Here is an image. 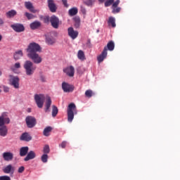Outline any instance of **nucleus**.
Instances as JSON below:
<instances>
[{"label":"nucleus","mask_w":180,"mask_h":180,"mask_svg":"<svg viewBox=\"0 0 180 180\" xmlns=\"http://www.w3.org/2000/svg\"><path fill=\"white\" fill-rule=\"evenodd\" d=\"M23 68L26 75H27V77H32V75L34 74V71H36L37 68L33 62L30 60H25L23 64Z\"/></svg>","instance_id":"f257e3e1"},{"label":"nucleus","mask_w":180,"mask_h":180,"mask_svg":"<svg viewBox=\"0 0 180 180\" xmlns=\"http://www.w3.org/2000/svg\"><path fill=\"white\" fill-rule=\"evenodd\" d=\"M26 51L27 53V56L41 53V46L36 42H31L29 44Z\"/></svg>","instance_id":"f03ea898"},{"label":"nucleus","mask_w":180,"mask_h":180,"mask_svg":"<svg viewBox=\"0 0 180 180\" xmlns=\"http://www.w3.org/2000/svg\"><path fill=\"white\" fill-rule=\"evenodd\" d=\"M77 106L75 103H71L68 107V122L71 123L74 120V115H77Z\"/></svg>","instance_id":"7ed1b4c3"},{"label":"nucleus","mask_w":180,"mask_h":180,"mask_svg":"<svg viewBox=\"0 0 180 180\" xmlns=\"http://www.w3.org/2000/svg\"><path fill=\"white\" fill-rule=\"evenodd\" d=\"M34 101L38 108L41 109V108H43V105H44V101H46V96H44V94H35Z\"/></svg>","instance_id":"20e7f679"},{"label":"nucleus","mask_w":180,"mask_h":180,"mask_svg":"<svg viewBox=\"0 0 180 180\" xmlns=\"http://www.w3.org/2000/svg\"><path fill=\"white\" fill-rule=\"evenodd\" d=\"M20 79L18 76H13L12 75H9V83L10 85L13 86L15 89H18L19 88V82Z\"/></svg>","instance_id":"39448f33"},{"label":"nucleus","mask_w":180,"mask_h":180,"mask_svg":"<svg viewBox=\"0 0 180 180\" xmlns=\"http://www.w3.org/2000/svg\"><path fill=\"white\" fill-rule=\"evenodd\" d=\"M28 58L32 60L34 64H40L43 61V58L39 53H32L31 55H27Z\"/></svg>","instance_id":"423d86ee"},{"label":"nucleus","mask_w":180,"mask_h":180,"mask_svg":"<svg viewBox=\"0 0 180 180\" xmlns=\"http://www.w3.org/2000/svg\"><path fill=\"white\" fill-rule=\"evenodd\" d=\"M50 22L53 29H58L60 25H61V21H60V19L56 15L50 17Z\"/></svg>","instance_id":"0eeeda50"},{"label":"nucleus","mask_w":180,"mask_h":180,"mask_svg":"<svg viewBox=\"0 0 180 180\" xmlns=\"http://www.w3.org/2000/svg\"><path fill=\"white\" fill-rule=\"evenodd\" d=\"M25 122L29 129H33L36 126V118L33 116H27L25 118Z\"/></svg>","instance_id":"6e6552de"},{"label":"nucleus","mask_w":180,"mask_h":180,"mask_svg":"<svg viewBox=\"0 0 180 180\" xmlns=\"http://www.w3.org/2000/svg\"><path fill=\"white\" fill-rule=\"evenodd\" d=\"M11 120L8 117L6 112H3L0 116V127L5 126V124H9Z\"/></svg>","instance_id":"1a4fd4ad"},{"label":"nucleus","mask_w":180,"mask_h":180,"mask_svg":"<svg viewBox=\"0 0 180 180\" xmlns=\"http://www.w3.org/2000/svg\"><path fill=\"white\" fill-rule=\"evenodd\" d=\"M68 34L72 39L75 40L78 37V31L74 30L72 27H70L68 29Z\"/></svg>","instance_id":"9d476101"},{"label":"nucleus","mask_w":180,"mask_h":180,"mask_svg":"<svg viewBox=\"0 0 180 180\" xmlns=\"http://www.w3.org/2000/svg\"><path fill=\"white\" fill-rule=\"evenodd\" d=\"M62 89L64 92H72L74 91V85L64 82L62 83Z\"/></svg>","instance_id":"9b49d317"},{"label":"nucleus","mask_w":180,"mask_h":180,"mask_svg":"<svg viewBox=\"0 0 180 180\" xmlns=\"http://www.w3.org/2000/svg\"><path fill=\"white\" fill-rule=\"evenodd\" d=\"M11 27L17 33L25 32V26H23L22 24H13L11 25Z\"/></svg>","instance_id":"f8f14e48"},{"label":"nucleus","mask_w":180,"mask_h":180,"mask_svg":"<svg viewBox=\"0 0 180 180\" xmlns=\"http://www.w3.org/2000/svg\"><path fill=\"white\" fill-rule=\"evenodd\" d=\"M25 7L26 8V9H28L29 11L32 12V13H36L37 12H39V11L34 8V6H33V4H32V2L30 1H25Z\"/></svg>","instance_id":"ddd939ff"},{"label":"nucleus","mask_w":180,"mask_h":180,"mask_svg":"<svg viewBox=\"0 0 180 180\" xmlns=\"http://www.w3.org/2000/svg\"><path fill=\"white\" fill-rule=\"evenodd\" d=\"M106 57H108V49L106 47H104V49L102 51L101 54H100L97 57L98 62L102 63V61H103V60H105V58H106Z\"/></svg>","instance_id":"4468645a"},{"label":"nucleus","mask_w":180,"mask_h":180,"mask_svg":"<svg viewBox=\"0 0 180 180\" xmlns=\"http://www.w3.org/2000/svg\"><path fill=\"white\" fill-rule=\"evenodd\" d=\"M64 72L68 75V77H73L75 74V69L74 66H69L63 70Z\"/></svg>","instance_id":"2eb2a0df"},{"label":"nucleus","mask_w":180,"mask_h":180,"mask_svg":"<svg viewBox=\"0 0 180 180\" xmlns=\"http://www.w3.org/2000/svg\"><path fill=\"white\" fill-rule=\"evenodd\" d=\"M2 155L4 161H12L13 160V153L11 152H4Z\"/></svg>","instance_id":"dca6fc26"},{"label":"nucleus","mask_w":180,"mask_h":180,"mask_svg":"<svg viewBox=\"0 0 180 180\" xmlns=\"http://www.w3.org/2000/svg\"><path fill=\"white\" fill-rule=\"evenodd\" d=\"M4 174H13L15 172V167L12 165H8L3 169Z\"/></svg>","instance_id":"f3484780"},{"label":"nucleus","mask_w":180,"mask_h":180,"mask_svg":"<svg viewBox=\"0 0 180 180\" xmlns=\"http://www.w3.org/2000/svg\"><path fill=\"white\" fill-rule=\"evenodd\" d=\"M20 140L21 141L29 142L32 140V136H30V134H29V133L25 132V133L22 134V135L20 136Z\"/></svg>","instance_id":"a211bd4d"},{"label":"nucleus","mask_w":180,"mask_h":180,"mask_svg":"<svg viewBox=\"0 0 180 180\" xmlns=\"http://www.w3.org/2000/svg\"><path fill=\"white\" fill-rule=\"evenodd\" d=\"M48 6L51 12H56L57 11V6L54 4V0H48Z\"/></svg>","instance_id":"6ab92c4d"},{"label":"nucleus","mask_w":180,"mask_h":180,"mask_svg":"<svg viewBox=\"0 0 180 180\" xmlns=\"http://www.w3.org/2000/svg\"><path fill=\"white\" fill-rule=\"evenodd\" d=\"M34 158H36V153L33 150H30L24 158V161H30V160H34Z\"/></svg>","instance_id":"aec40b11"},{"label":"nucleus","mask_w":180,"mask_h":180,"mask_svg":"<svg viewBox=\"0 0 180 180\" xmlns=\"http://www.w3.org/2000/svg\"><path fill=\"white\" fill-rule=\"evenodd\" d=\"M22 57H23V51H22V50L17 51L14 53L13 58L15 61L20 60Z\"/></svg>","instance_id":"412c9836"},{"label":"nucleus","mask_w":180,"mask_h":180,"mask_svg":"<svg viewBox=\"0 0 180 180\" xmlns=\"http://www.w3.org/2000/svg\"><path fill=\"white\" fill-rule=\"evenodd\" d=\"M50 106H51V98L46 96L45 112H50Z\"/></svg>","instance_id":"4be33fe9"},{"label":"nucleus","mask_w":180,"mask_h":180,"mask_svg":"<svg viewBox=\"0 0 180 180\" xmlns=\"http://www.w3.org/2000/svg\"><path fill=\"white\" fill-rule=\"evenodd\" d=\"M27 153H29V147L28 146H24L20 148V157H25V155H27Z\"/></svg>","instance_id":"5701e85b"},{"label":"nucleus","mask_w":180,"mask_h":180,"mask_svg":"<svg viewBox=\"0 0 180 180\" xmlns=\"http://www.w3.org/2000/svg\"><path fill=\"white\" fill-rule=\"evenodd\" d=\"M30 28L32 29V30H34L36 29H39V27H40L41 26V23L40 22V21H34L33 22H32L30 25Z\"/></svg>","instance_id":"b1692460"},{"label":"nucleus","mask_w":180,"mask_h":180,"mask_svg":"<svg viewBox=\"0 0 180 180\" xmlns=\"http://www.w3.org/2000/svg\"><path fill=\"white\" fill-rule=\"evenodd\" d=\"M8 134V127L6 126H1L0 127V136L2 137L6 136Z\"/></svg>","instance_id":"393cba45"},{"label":"nucleus","mask_w":180,"mask_h":180,"mask_svg":"<svg viewBox=\"0 0 180 180\" xmlns=\"http://www.w3.org/2000/svg\"><path fill=\"white\" fill-rule=\"evenodd\" d=\"M105 47H106L107 51L109 50L110 51H113V50H115V42H113V41H110Z\"/></svg>","instance_id":"a878e982"},{"label":"nucleus","mask_w":180,"mask_h":180,"mask_svg":"<svg viewBox=\"0 0 180 180\" xmlns=\"http://www.w3.org/2000/svg\"><path fill=\"white\" fill-rule=\"evenodd\" d=\"M78 13V8L73 7L70 8L68 11L69 16H75Z\"/></svg>","instance_id":"bb28decb"},{"label":"nucleus","mask_w":180,"mask_h":180,"mask_svg":"<svg viewBox=\"0 0 180 180\" xmlns=\"http://www.w3.org/2000/svg\"><path fill=\"white\" fill-rule=\"evenodd\" d=\"M46 43L48 44L49 46H51L56 43V39L52 37H47L46 38Z\"/></svg>","instance_id":"cd10ccee"},{"label":"nucleus","mask_w":180,"mask_h":180,"mask_svg":"<svg viewBox=\"0 0 180 180\" xmlns=\"http://www.w3.org/2000/svg\"><path fill=\"white\" fill-rule=\"evenodd\" d=\"M77 58H79V60H81L82 61H84V60H85V53L82 50H79L78 51Z\"/></svg>","instance_id":"c85d7f7f"},{"label":"nucleus","mask_w":180,"mask_h":180,"mask_svg":"<svg viewBox=\"0 0 180 180\" xmlns=\"http://www.w3.org/2000/svg\"><path fill=\"white\" fill-rule=\"evenodd\" d=\"M20 63L17 62L11 68V70H13V72H15L17 70H19V68H20Z\"/></svg>","instance_id":"c756f323"},{"label":"nucleus","mask_w":180,"mask_h":180,"mask_svg":"<svg viewBox=\"0 0 180 180\" xmlns=\"http://www.w3.org/2000/svg\"><path fill=\"white\" fill-rule=\"evenodd\" d=\"M18 13L15 10H11L8 12L6 13L7 18H13L14 16H16V14Z\"/></svg>","instance_id":"7c9ffc66"},{"label":"nucleus","mask_w":180,"mask_h":180,"mask_svg":"<svg viewBox=\"0 0 180 180\" xmlns=\"http://www.w3.org/2000/svg\"><path fill=\"white\" fill-rule=\"evenodd\" d=\"M116 20L113 17H110L108 20V24L111 25L112 27H116Z\"/></svg>","instance_id":"2f4dec72"},{"label":"nucleus","mask_w":180,"mask_h":180,"mask_svg":"<svg viewBox=\"0 0 180 180\" xmlns=\"http://www.w3.org/2000/svg\"><path fill=\"white\" fill-rule=\"evenodd\" d=\"M39 19L43 20L44 23H49L50 22V17L49 15L43 16L40 15Z\"/></svg>","instance_id":"473e14b6"},{"label":"nucleus","mask_w":180,"mask_h":180,"mask_svg":"<svg viewBox=\"0 0 180 180\" xmlns=\"http://www.w3.org/2000/svg\"><path fill=\"white\" fill-rule=\"evenodd\" d=\"M58 113V108H57V106L53 105L52 106V116L53 117H56Z\"/></svg>","instance_id":"72a5a7b5"},{"label":"nucleus","mask_w":180,"mask_h":180,"mask_svg":"<svg viewBox=\"0 0 180 180\" xmlns=\"http://www.w3.org/2000/svg\"><path fill=\"white\" fill-rule=\"evenodd\" d=\"M94 95V91H92V90L91 89L86 90L85 91V96H86V98H92Z\"/></svg>","instance_id":"f704fd0d"},{"label":"nucleus","mask_w":180,"mask_h":180,"mask_svg":"<svg viewBox=\"0 0 180 180\" xmlns=\"http://www.w3.org/2000/svg\"><path fill=\"white\" fill-rule=\"evenodd\" d=\"M50 131H51V127H48L44 129V136L46 137L49 136Z\"/></svg>","instance_id":"c9c22d12"},{"label":"nucleus","mask_w":180,"mask_h":180,"mask_svg":"<svg viewBox=\"0 0 180 180\" xmlns=\"http://www.w3.org/2000/svg\"><path fill=\"white\" fill-rule=\"evenodd\" d=\"M74 20H75V26L76 27H79V25H80V23H81V19H79V17H75V18H74Z\"/></svg>","instance_id":"e433bc0d"},{"label":"nucleus","mask_w":180,"mask_h":180,"mask_svg":"<svg viewBox=\"0 0 180 180\" xmlns=\"http://www.w3.org/2000/svg\"><path fill=\"white\" fill-rule=\"evenodd\" d=\"M41 160L42 162H44V163L47 162V161L49 160V155H47V154L42 155V156L41 157Z\"/></svg>","instance_id":"4c0bfd02"},{"label":"nucleus","mask_w":180,"mask_h":180,"mask_svg":"<svg viewBox=\"0 0 180 180\" xmlns=\"http://www.w3.org/2000/svg\"><path fill=\"white\" fill-rule=\"evenodd\" d=\"M25 15L26 16V18L30 20V19H34V16L33 15V14L30 13H27L26 12L25 13Z\"/></svg>","instance_id":"58836bf2"},{"label":"nucleus","mask_w":180,"mask_h":180,"mask_svg":"<svg viewBox=\"0 0 180 180\" xmlns=\"http://www.w3.org/2000/svg\"><path fill=\"white\" fill-rule=\"evenodd\" d=\"M44 154H49V153H50V146H49V145H46L44 147V150H43Z\"/></svg>","instance_id":"ea45409f"},{"label":"nucleus","mask_w":180,"mask_h":180,"mask_svg":"<svg viewBox=\"0 0 180 180\" xmlns=\"http://www.w3.org/2000/svg\"><path fill=\"white\" fill-rule=\"evenodd\" d=\"M113 2H115V0H107L105 2V7L110 6V5L113 4Z\"/></svg>","instance_id":"a19ab883"},{"label":"nucleus","mask_w":180,"mask_h":180,"mask_svg":"<svg viewBox=\"0 0 180 180\" xmlns=\"http://www.w3.org/2000/svg\"><path fill=\"white\" fill-rule=\"evenodd\" d=\"M120 7L112 8V13H119L120 12Z\"/></svg>","instance_id":"79ce46f5"},{"label":"nucleus","mask_w":180,"mask_h":180,"mask_svg":"<svg viewBox=\"0 0 180 180\" xmlns=\"http://www.w3.org/2000/svg\"><path fill=\"white\" fill-rule=\"evenodd\" d=\"M119 4H120V0H117L114 3H112V8H116L117 6H119Z\"/></svg>","instance_id":"37998d69"},{"label":"nucleus","mask_w":180,"mask_h":180,"mask_svg":"<svg viewBox=\"0 0 180 180\" xmlns=\"http://www.w3.org/2000/svg\"><path fill=\"white\" fill-rule=\"evenodd\" d=\"M0 180H11V177L8 176H1Z\"/></svg>","instance_id":"c03bdc74"},{"label":"nucleus","mask_w":180,"mask_h":180,"mask_svg":"<svg viewBox=\"0 0 180 180\" xmlns=\"http://www.w3.org/2000/svg\"><path fill=\"white\" fill-rule=\"evenodd\" d=\"M59 146L61 148H65L67 146V141H63Z\"/></svg>","instance_id":"a18cd8bd"},{"label":"nucleus","mask_w":180,"mask_h":180,"mask_svg":"<svg viewBox=\"0 0 180 180\" xmlns=\"http://www.w3.org/2000/svg\"><path fill=\"white\" fill-rule=\"evenodd\" d=\"M84 4L87 5V6H91V5H92V0H86Z\"/></svg>","instance_id":"49530a36"},{"label":"nucleus","mask_w":180,"mask_h":180,"mask_svg":"<svg viewBox=\"0 0 180 180\" xmlns=\"http://www.w3.org/2000/svg\"><path fill=\"white\" fill-rule=\"evenodd\" d=\"M23 171H25V167L21 166L18 168V172L19 174H22V172H23Z\"/></svg>","instance_id":"de8ad7c7"},{"label":"nucleus","mask_w":180,"mask_h":180,"mask_svg":"<svg viewBox=\"0 0 180 180\" xmlns=\"http://www.w3.org/2000/svg\"><path fill=\"white\" fill-rule=\"evenodd\" d=\"M62 2L65 8H68V1L67 0H62Z\"/></svg>","instance_id":"09e8293b"},{"label":"nucleus","mask_w":180,"mask_h":180,"mask_svg":"<svg viewBox=\"0 0 180 180\" xmlns=\"http://www.w3.org/2000/svg\"><path fill=\"white\" fill-rule=\"evenodd\" d=\"M3 89H4V92H9V87H8L6 86H4Z\"/></svg>","instance_id":"8fccbe9b"},{"label":"nucleus","mask_w":180,"mask_h":180,"mask_svg":"<svg viewBox=\"0 0 180 180\" xmlns=\"http://www.w3.org/2000/svg\"><path fill=\"white\" fill-rule=\"evenodd\" d=\"M81 11H82V13H84V14L86 13V10L85 9V8L81 7Z\"/></svg>","instance_id":"3c124183"},{"label":"nucleus","mask_w":180,"mask_h":180,"mask_svg":"<svg viewBox=\"0 0 180 180\" xmlns=\"http://www.w3.org/2000/svg\"><path fill=\"white\" fill-rule=\"evenodd\" d=\"M86 46H87L88 47H91V40H89V41H87Z\"/></svg>","instance_id":"603ef678"},{"label":"nucleus","mask_w":180,"mask_h":180,"mask_svg":"<svg viewBox=\"0 0 180 180\" xmlns=\"http://www.w3.org/2000/svg\"><path fill=\"white\" fill-rule=\"evenodd\" d=\"M0 25H4V20L2 19H0Z\"/></svg>","instance_id":"864d4df0"},{"label":"nucleus","mask_w":180,"mask_h":180,"mask_svg":"<svg viewBox=\"0 0 180 180\" xmlns=\"http://www.w3.org/2000/svg\"><path fill=\"white\" fill-rule=\"evenodd\" d=\"M0 41H2V35L0 34Z\"/></svg>","instance_id":"5fc2aeb1"},{"label":"nucleus","mask_w":180,"mask_h":180,"mask_svg":"<svg viewBox=\"0 0 180 180\" xmlns=\"http://www.w3.org/2000/svg\"><path fill=\"white\" fill-rule=\"evenodd\" d=\"M2 75V71L0 70V77Z\"/></svg>","instance_id":"6e6d98bb"},{"label":"nucleus","mask_w":180,"mask_h":180,"mask_svg":"<svg viewBox=\"0 0 180 180\" xmlns=\"http://www.w3.org/2000/svg\"><path fill=\"white\" fill-rule=\"evenodd\" d=\"M105 0H99L100 2H103Z\"/></svg>","instance_id":"4d7b16f0"},{"label":"nucleus","mask_w":180,"mask_h":180,"mask_svg":"<svg viewBox=\"0 0 180 180\" xmlns=\"http://www.w3.org/2000/svg\"><path fill=\"white\" fill-rule=\"evenodd\" d=\"M0 92H1V90L0 89Z\"/></svg>","instance_id":"13d9d810"}]
</instances>
